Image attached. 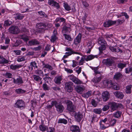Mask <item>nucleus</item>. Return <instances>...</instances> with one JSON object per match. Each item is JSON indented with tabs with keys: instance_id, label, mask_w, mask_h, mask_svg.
<instances>
[{
	"instance_id": "1",
	"label": "nucleus",
	"mask_w": 132,
	"mask_h": 132,
	"mask_svg": "<svg viewBox=\"0 0 132 132\" xmlns=\"http://www.w3.org/2000/svg\"><path fill=\"white\" fill-rule=\"evenodd\" d=\"M97 42L98 44L101 45L98 48L100 51L98 55L99 56L101 54H104L103 53L102 51L106 49L107 44L106 41L102 37H100L98 38L97 40Z\"/></svg>"
},
{
	"instance_id": "2",
	"label": "nucleus",
	"mask_w": 132,
	"mask_h": 132,
	"mask_svg": "<svg viewBox=\"0 0 132 132\" xmlns=\"http://www.w3.org/2000/svg\"><path fill=\"white\" fill-rule=\"evenodd\" d=\"M109 105L111 111H113L116 110L118 108L123 109V105L121 103H116L114 102H110Z\"/></svg>"
},
{
	"instance_id": "3",
	"label": "nucleus",
	"mask_w": 132,
	"mask_h": 132,
	"mask_svg": "<svg viewBox=\"0 0 132 132\" xmlns=\"http://www.w3.org/2000/svg\"><path fill=\"white\" fill-rule=\"evenodd\" d=\"M36 28L39 29H43L46 27L51 28L52 25L47 22H43L37 23L36 25Z\"/></svg>"
},
{
	"instance_id": "4",
	"label": "nucleus",
	"mask_w": 132,
	"mask_h": 132,
	"mask_svg": "<svg viewBox=\"0 0 132 132\" xmlns=\"http://www.w3.org/2000/svg\"><path fill=\"white\" fill-rule=\"evenodd\" d=\"M8 31L12 34H17L20 32L19 29L16 26H12L10 27L8 29Z\"/></svg>"
},
{
	"instance_id": "5",
	"label": "nucleus",
	"mask_w": 132,
	"mask_h": 132,
	"mask_svg": "<svg viewBox=\"0 0 132 132\" xmlns=\"http://www.w3.org/2000/svg\"><path fill=\"white\" fill-rule=\"evenodd\" d=\"M25 106L24 101L21 100H18L15 103V106L20 109H24Z\"/></svg>"
},
{
	"instance_id": "6",
	"label": "nucleus",
	"mask_w": 132,
	"mask_h": 132,
	"mask_svg": "<svg viewBox=\"0 0 132 132\" xmlns=\"http://www.w3.org/2000/svg\"><path fill=\"white\" fill-rule=\"evenodd\" d=\"M65 51H68V52H66L65 53V54L63 56V58H67L68 56L70 55L73 54H80L79 52H74L72 51V50L69 48H68L67 47H66Z\"/></svg>"
},
{
	"instance_id": "7",
	"label": "nucleus",
	"mask_w": 132,
	"mask_h": 132,
	"mask_svg": "<svg viewBox=\"0 0 132 132\" xmlns=\"http://www.w3.org/2000/svg\"><path fill=\"white\" fill-rule=\"evenodd\" d=\"M73 85V83L71 81L66 82L65 83V88L68 92H70L72 91Z\"/></svg>"
},
{
	"instance_id": "8",
	"label": "nucleus",
	"mask_w": 132,
	"mask_h": 132,
	"mask_svg": "<svg viewBox=\"0 0 132 132\" xmlns=\"http://www.w3.org/2000/svg\"><path fill=\"white\" fill-rule=\"evenodd\" d=\"M48 4L56 8L57 9L60 8V6L59 4L54 0H48Z\"/></svg>"
},
{
	"instance_id": "9",
	"label": "nucleus",
	"mask_w": 132,
	"mask_h": 132,
	"mask_svg": "<svg viewBox=\"0 0 132 132\" xmlns=\"http://www.w3.org/2000/svg\"><path fill=\"white\" fill-rule=\"evenodd\" d=\"M83 117V115L80 112L76 113L75 115V120L79 122L82 119Z\"/></svg>"
},
{
	"instance_id": "10",
	"label": "nucleus",
	"mask_w": 132,
	"mask_h": 132,
	"mask_svg": "<svg viewBox=\"0 0 132 132\" xmlns=\"http://www.w3.org/2000/svg\"><path fill=\"white\" fill-rule=\"evenodd\" d=\"M68 103L67 109V110L71 112H73L75 109L74 105L73 104L72 102L69 100L67 101Z\"/></svg>"
},
{
	"instance_id": "11",
	"label": "nucleus",
	"mask_w": 132,
	"mask_h": 132,
	"mask_svg": "<svg viewBox=\"0 0 132 132\" xmlns=\"http://www.w3.org/2000/svg\"><path fill=\"white\" fill-rule=\"evenodd\" d=\"M55 102L56 103L55 106L57 111L62 112L64 109L63 106L62 104L58 103L56 101H55Z\"/></svg>"
},
{
	"instance_id": "12",
	"label": "nucleus",
	"mask_w": 132,
	"mask_h": 132,
	"mask_svg": "<svg viewBox=\"0 0 132 132\" xmlns=\"http://www.w3.org/2000/svg\"><path fill=\"white\" fill-rule=\"evenodd\" d=\"M116 23V21H113L111 20H108L106 21L104 23V26L105 27H108L110 26L115 24Z\"/></svg>"
},
{
	"instance_id": "13",
	"label": "nucleus",
	"mask_w": 132,
	"mask_h": 132,
	"mask_svg": "<svg viewBox=\"0 0 132 132\" xmlns=\"http://www.w3.org/2000/svg\"><path fill=\"white\" fill-rule=\"evenodd\" d=\"M80 54H77L78 55L77 56V58H97L98 57H99V58H101V56H98L97 55H95L90 54L89 55L86 56V55H82L81 53H80Z\"/></svg>"
},
{
	"instance_id": "14",
	"label": "nucleus",
	"mask_w": 132,
	"mask_h": 132,
	"mask_svg": "<svg viewBox=\"0 0 132 132\" xmlns=\"http://www.w3.org/2000/svg\"><path fill=\"white\" fill-rule=\"evenodd\" d=\"M109 48L110 50L112 52H120L121 53L122 52V51L120 48L116 46H110Z\"/></svg>"
},
{
	"instance_id": "15",
	"label": "nucleus",
	"mask_w": 132,
	"mask_h": 132,
	"mask_svg": "<svg viewBox=\"0 0 132 132\" xmlns=\"http://www.w3.org/2000/svg\"><path fill=\"white\" fill-rule=\"evenodd\" d=\"M70 129L72 132H80L79 127L77 125H72L70 126Z\"/></svg>"
},
{
	"instance_id": "16",
	"label": "nucleus",
	"mask_w": 132,
	"mask_h": 132,
	"mask_svg": "<svg viewBox=\"0 0 132 132\" xmlns=\"http://www.w3.org/2000/svg\"><path fill=\"white\" fill-rule=\"evenodd\" d=\"M102 62L106 65L111 66L114 62V61L112 58H107L106 59L103 60Z\"/></svg>"
},
{
	"instance_id": "17",
	"label": "nucleus",
	"mask_w": 132,
	"mask_h": 132,
	"mask_svg": "<svg viewBox=\"0 0 132 132\" xmlns=\"http://www.w3.org/2000/svg\"><path fill=\"white\" fill-rule=\"evenodd\" d=\"M109 96V94L108 91L104 92L102 94V98L104 101H106L108 100Z\"/></svg>"
},
{
	"instance_id": "18",
	"label": "nucleus",
	"mask_w": 132,
	"mask_h": 132,
	"mask_svg": "<svg viewBox=\"0 0 132 132\" xmlns=\"http://www.w3.org/2000/svg\"><path fill=\"white\" fill-rule=\"evenodd\" d=\"M48 127L44 123L43 121H42L41 124L39 126V130L42 132L45 131L47 129Z\"/></svg>"
},
{
	"instance_id": "19",
	"label": "nucleus",
	"mask_w": 132,
	"mask_h": 132,
	"mask_svg": "<svg viewBox=\"0 0 132 132\" xmlns=\"http://www.w3.org/2000/svg\"><path fill=\"white\" fill-rule=\"evenodd\" d=\"M81 34L79 33L74 40V44L76 45L79 44L81 41Z\"/></svg>"
},
{
	"instance_id": "20",
	"label": "nucleus",
	"mask_w": 132,
	"mask_h": 132,
	"mask_svg": "<svg viewBox=\"0 0 132 132\" xmlns=\"http://www.w3.org/2000/svg\"><path fill=\"white\" fill-rule=\"evenodd\" d=\"M13 82L15 84L20 85L23 82L22 78L21 77L19 76L16 79L14 78H13Z\"/></svg>"
},
{
	"instance_id": "21",
	"label": "nucleus",
	"mask_w": 132,
	"mask_h": 132,
	"mask_svg": "<svg viewBox=\"0 0 132 132\" xmlns=\"http://www.w3.org/2000/svg\"><path fill=\"white\" fill-rule=\"evenodd\" d=\"M28 44L30 46L36 45H39L40 42L36 39H34L29 41Z\"/></svg>"
},
{
	"instance_id": "22",
	"label": "nucleus",
	"mask_w": 132,
	"mask_h": 132,
	"mask_svg": "<svg viewBox=\"0 0 132 132\" xmlns=\"http://www.w3.org/2000/svg\"><path fill=\"white\" fill-rule=\"evenodd\" d=\"M14 18L15 20H21L23 19L24 16L23 15L20 13H15L14 14Z\"/></svg>"
},
{
	"instance_id": "23",
	"label": "nucleus",
	"mask_w": 132,
	"mask_h": 132,
	"mask_svg": "<svg viewBox=\"0 0 132 132\" xmlns=\"http://www.w3.org/2000/svg\"><path fill=\"white\" fill-rule=\"evenodd\" d=\"M75 89L78 93H81L85 90V88L83 86H77L75 88Z\"/></svg>"
},
{
	"instance_id": "24",
	"label": "nucleus",
	"mask_w": 132,
	"mask_h": 132,
	"mask_svg": "<svg viewBox=\"0 0 132 132\" xmlns=\"http://www.w3.org/2000/svg\"><path fill=\"white\" fill-rule=\"evenodd\" d=\"M114 94L116 96L120 99H122L124 96L122 93L119 91H116Z\"/></svg>"
},
{
	"instance_id": "25",
	"label": "nucleus",
	"mask_w": 132,
	"mask_h": 132,
	"mask_svg": "<svg viewBox=\"0 0 132 132\" xmlns=\"http://www.w3.org/2000/svg\"><path fill=\"white\" fill-rule=\"evenodd\" d=\"M122 77V74L119 72H117L114 76V78L116 80L120 79Z\"/></svg>"
},
{
	"instance_id": "26",
	"label": "nucleus",
	"mask_w": 132,
	"mask_h": 132,
	"mask_svg": "<svg viewBox=\"0 0 132 132\" xmlns=\"http://www.w3.org/2000/svg\"><path fill=\"white\" fill-rule=\"evenodd\" d=\"M13 22L7 19L4 21L3 26L4 27H8L10 26L13 23Z\"/></svg>"
},
{
	"instance_id": "27",
	"label": "nucleus",
	"mask_w": 132,
	"mask_h": 132,
	"mask_svg": "<svg viewBox=\"0 0 132 132\" xmlns=\"http://www.w3.org/2000/svg\"><path fill=\"white\" fill-rule=\"evenodd\" d=\"M132 86L130 84L127 85L126 87L125 92L127 94H130L131 92V89Z\"/></svg>"
},
{
	"instance_id": "28",
	"label": "nucleus",
	"mask_w": 132,
	"mask_h": 132,
	"mask_svg": "<svg viewBox=\"0 0 132 132\" xmlns=\"http://www.w3.org/2000/svg\"><path fill=\"white\" fill-rule=\"evenodd\" d=\"M62 78L61 76L56 77L55 78L54 81L55 83L56 84H60L61 83V81Z\"/></svg>"
},
{
	"instance_id": "29",
	"label": "nucleus",
	"mask_w": 132,
	"mask_h": 132,
	"mask_svg": "<svg viewBox=\"0 0 132 132\" xmlns=\"http://www.w3.org/2000/svg\"><path fill=\"white\" fill-rule=\"evenodd\" d=\"M92 93V92L91 90L89 91L86 93L83 94L82 96L85 98H88L90 96Z\"/></svg>"
},
{
	"instance_id": "30",
	"label": "nucleus",
	"mask_w": 132,
	"mask_h": 132,
	"mask_svg": "<svg viewBox=\"0 0 132 132\" xmlns=\"http://www.w3.org/2000/svg\"><path fill=\"white\" fill-rule=\"evenodd\" d=\"M42 66L43 68H45L47 69H48L50 70H53V68L50 65L47 64H46L43 62V61L42 62Z\"/></svg>"
},
{
	"instance_id": "31",
	"label": "nucleus",
	"mask_w": 132,
	"mask_h": 132,
	"mask_svg": "<svg viewBox=\"0 0 132 132\" xmlns=\"http://www.w3.org/2000/svg\"><path fill=\"white\" fill-rule=\"evenodd\" d=\"M111 88L115 90H118L120 89L118 84L117 83H113Z\"/></svg>"
},
{
	"instance_id": "32",
	"label": "nucleus",
	"mask_w": 132,
	"mask_h": 132,
	"mask_svg": "<svg viewBox=\"0 0 132 132\" xmlns=\"http://www.w3.org/2000/svg\"><path fill=\"white\" fill-rule=\"evenodd\" d=\"M63 35L65 39L69 41H72L73 39V38H71V36L69 35L65 34H64Z\"/></svg>"
},
{
	"instance_id": "33",
	"label": "nucleus",
	"mask_w": 132,
	"mask_h": 132,
	"mask_svg": "<svg viewBox=\"0 0 132 132\" xmlns=\"http://www.w3.org/2000/svg\"><path fill=\"white\" fill-rule=\"evenodd\" d=\"M26 92L25 90L20 88L16 89L15 90V92L18 94H21L24 93Z\"/></svg>"
},
{
	"instance_id": "34",
	"label": "nucleus",
	"mask_w": 132,
	"mask_h": 132,
	"mask_svg": "<svg viewBox=\"0 0 132 132\" xmlns=\"http://www.w3.org/2000/svg\"><path fill=\"white\" fill-rule=\"evenodd\" d=\"M105 85L108 88H110L111 87V86L112 85L113 83L111 80H107L105 81Z\"/></svg>"
},
{
	"instance_id": "35",
	"label": "nucleus",
	"mask_w": 132,
	"mask_h": 132,
	"mask_svg": "<svg viewBox=\"0 0 132 132\" xmlns=\"http://www.w3.org/2000/svg\"><path fill=\"white\" fill-rule=\"evenodd\" d=\"M36 65V63L35 62H31L29 67V69L32 70H33L34 67L35 68L36 67V68H37V66Z\"/></svg>"
},
{
	"instance_id": "36",
	"label": "nucleus",
	"mask_w": 132,
	"mask_h": 132,
	"mask_svg": "<svg viewBox=\"0 0 132 132\" xmlns=\"http://www.w3.org/2000/svg\"><path fill=\"white\" fill-rule=\"evenodd\" d=\"M58 123H63L64 124H66L68 123L67 120L64 119H60L58 121Z\"/></svg>"
},
{
	"instance_id": "37",
	"label": "nucleus",
	"mask_w": 132,
	"mask_h": 132,
	"mask_svg": "<svg viewBox=\"0 0 132 132\" xmlns=\"http://www.w3.org/2000/svg\"><path fill=\"white\" fill-rule=\"evenodd\" d=\"M109 121L110 125L109 126H113L116 124V120L113 118H111L110 120H108Z\"/></svg>"
},
{
	"instance_id": "38",
	"label": "nucleus",
	"mask_w": 132,
	"mask_h": 132,
	"mask_svg": "<svg viewBox=\"0 0 132 132\" xmlns=\"http://www.w3.org/2000/svg\"><path fill=\"white\" fill-rule=\"evenodd\" d=\"M101 79L102 78L101 77H96L92 80V81L95 83H98L101 80Z\"/></svg>"
},
{
	"instance_id": "39",
	"label": "nucleus",
	"mask_w": 132,
	"mask_h": 132,
	"mask_svg": "<svg viewBox=\"0 0 132 132\" xmlns=\"http://www.w3.org/2000/svg\"><path fill=\"white\" fill-rule=\"evenodd\" d=\"M57 38L56 34L55 33H53L51 37L50 41L51 42H54L56 41Z\"/></svg>"
},
{
	"instance_id": "40",
	"label": "nucleus",
	"mask_w": 132,
	"mask_h": 132,
	"mask_svg": "<svg viewBox=\"0 0 132 132\" xmlns=\"http://www.w3.org/2000/svg\"><path fill=\"white\" fill-rule=\"evenodd\" d=\"M33 76L34 80L37 82H39L42 80V78L39 76L34 75Z\"/></svg>"
},
{
	"instance_id": "41",
	"label": "nucleus",
	"mask_w": 132,
	"mask_h": 132,
	"mask_svg": "<svg viewBox=\"0 0 132 132\" xmlns=\"http://www.w3.org/2000/svg\"><path fill=\"white\" fill-rule=\"evenodd\" d=\"M63 30L64 31V33L66 34H69L71 31L69 27H67L64 26L63 28Z\"/></svg>"
},
{
	"instance_id": "42",
	"label": "nucleus",
	"mask_w": 132,
	"mask_h": 132,
	"mask_svg": "<svg viewBox=\"0 0 132 132\" xmlns=\"http://www.w3.org/2000/svg\"><path fill=\"white\" fill-rule=\"evenodd\" d=\"M38 13L39 15L43 17H45L46 18H48V16L45 14L44 12L42 11H38Z\"/></svg>"
},
{
	"instance_id": "43",
	"label": "nucleus",
	"mask_w": 132,
	"mask_h": 132,
	"mask_svg": "<svg viewBox=\"0 0 132 132\" xmlns=\"http://www.w3.org/2000/svg\"><path fill=\"white\" fill-rule=\"evenodd\" d=\"M93 112L96 114H100L102 112V109L101 108L95 109L93 110Z\"/></svg>"
},
{
	"instance_id": "44",
	"label": "nucleus",
	"mask_w": 132,
	"mask_h": 132,
	"mask_svg": "<svg viewBox=\"0 0 132 132\" xmlns=\"http://www.w3.org/2000/svg\"><path fill=\"white\" fill-rule=\"evenodd\" d=\"M63 5L64 6L66 10L69 11L71 10V7L67 3H64Z\"/></svg>"
},
{
	"instance_id": "45",
	"label": "nucleus",
	"mask_w": 132,
	"mask_h": 132,
	"mask_svg": "<svg viewBox=\"0 0 132 132\" xmlns=\"http://www.w3.org/2000/svg\"><path fill=\"white\" fill-rule=\"evenodd\" d=\"M55 101H52L51 103V105H47L46 106V108L49 109H52L53 106H55Z\"/></svg>"
},
{
	"instance_id": "46",
	"label": "nucleus",
	"mask_w": 132,
	"mask_h": 132,
	"mask_svg": "<svg viewBox=\"0 0 132 132\" xmlns=\"http://www.w3.org/2000/svg\"><path fill=\"white\" fill-rule=\"evenodd\" d=\"M126 65L127 64L126 63L123 64L122 63H119L118 64L117 66L118 68L122 69L124 67H126Z\"/></svg>"
},
{
	"instance_id": "47",
	"label": "nucleus",
	"mask_w": 132,
	"mask_h": 132,
	"mask_svg": "<svg viewBox=\"0 0 132 132\" xmlns=\"http://www.w3.org/2000/svg\"><path fill=\"white\" fill-rule=\"evenodd\" d=\"M93 58H81L79 62V65H82L83 63V61L86 60V61L92 60Z\"/></svg>"
},
{
	"instance_id": "48",
	"label": "nucleus",
	"mask_w": 132,
	"mask_h": 132,
	"mask_svg": "<svg viewBox=\"0 0 132 132\" xmlns=\"http://www.w3.org/2000/svg\"><path fill=\"white\" fill-rule=\"evenodd\" d=\"M121 113V112L120 111H117L114 114V116L115 117L118 118L120 117Z\"/></svg>"
},
{
	"instance_id": "49",
	"label": "nucleus",
	"mask_w": 132,
	"mask_h": 132,
	"mask_svg": "<svg viewBox=\"0 0 132 132\" xmlns=\"http://www.w3.org/2000/svg\"><path fill=\"white\" fill-rule=\"evenodd\" d=\"M21 67V65H11L10 66V68L13 70H15L16 69H18Z\"/></svg>"
},
{
	"instance_id": "50",
	"label": "nucleus",
	"mask_w": 132,
	"mask_h": 132,
	"mask_svg": "<svg viewBox=\"0 0 132 132\" xmlns=\"http://www.w3.org/2000/svg\"><path fill=\"white\" fill-rule=\"evenodd\" d=\"M0 62L1 64H6L8 63L9 61L6 59L5 58H0Z\"/></svg>"
},
{
	"instance_id": "51",
	"label": "nucleus",
	"mask_w": 132,
	"mask_h": 132,
	"mask_svg": "<svg viewBox=\"0 0 132 132\" xmlns=\"http://www.w3.org/2000/svg\"><path fill=\"white\" fill-rule=\"evenodd\" d=\"M131 72V75L132 76V67L126 68L125 69V72L126 73H129Z\"/></svg>"
},
{
	"instance_id": "52",
	"label": "nucleus",
	"mask_w": 132,
	"mask_h": 132,
	"mask_svg": "<svg viewBox=\"0 0 132 132\" xmlns=\"http://www.w3.org/2000/svg\"><path fill=\"white\" fill-rule=\"evenodd\" d=\"M53 90H54V92H59L61 91L60 88L58 86H55L53 87L52 88Z\"/></svg>"
},
{
	"instance_id": "53",
	"label": "nucleus",
	"mask_w": 132,
	"mask_h": 132,
	"mask_svg": "<svg viewBox=\"0 0 132 132\" xmlns=\"http://www.w3.org/2000/svg\"><path fill=\"white\" fill-rule=\"evenodd\" d=\"M22 42V41L21 40H18L16 41V42L14 44V46L15 47L18 46L21 44Z\"/></svg>"
},
{
	"instance_id": "54",
	"label": "nucleus",
	"mask_w": 132,
	"mask_h": 132,
	"mask_svg": "<svg viewBox=\"0 0 132 132\" xmlns=\"http://www.w3.org/2000/svg\"><path fill=\"white\" fill-rule=\"evenodd\" d=\"M73 82L77 84H81L82 83V81L77 78Z\"/></svg>"
},
{
	"instance_id": "55",
	"label": "nucleus",
	"mask_w": 132,
	"mask_h": 132,
	"mask_svg": "<svg viewBox=\"0 0 132 132\" xmlns=\"http://www.w3.org/2000/svg\"><path fill=\"white\" fill-rule=\"evenodd\" d=\"M4 76L8 78H11L12 77V75L11 73L9 72H6L5 74L4 75Z\"/></svg>"
},
{
	"instance_id": "56",
	"label": "nucleus",
	"mask_w": 132,
	"mask_h": 132,
	"mask_svg": "<svg viewBox=\"0 0 132 132\" xmlns=\"http://www.w3.org/2000/svg\"><path fill=\"white\" fill-rule=\"evenodd\" d=\"M91 103L94 107H96L97 105V102L94 100L92 99L91 101Z\"/></svg>"
},
{
	"instance_id": "57",
	"label": "nucleus",
	"mask_w": 132,
	"mask_h": 132,
	"mask_svg": "<svg viewBox=\"0 0 132 132\" xmlns=\"http://www.w3.org/2000/svg\"><path fill=\"white\" fill-rule=\"evenodd\" d=\"M37 74L40 76H43L44 73L43 71L41 70H38L36 71Z\"/></svg>"
},
{
	"instance_id": "58",
	"label": "nucleus",
	"mask_w": 132,
	"mask_h": 132,
	"mask_svg": "<svg viewBox=\"0 0 132 132\" xmlns=\"http://www.w3.org/2000/svg\"><path fill=\"white\" fill-rule=\"evenodd\" d=\"M125 21V20L123 18L121 20L118 19L116 21V22H117V23H118V25H120L123 23Z\"/></svg>"
},
{
	"instance_id": "59",
	"label": "nucleus",
	"mask_w": 132,
	"mask_h": 132,
	"mask_svg": "<svg viewBox=\"0 0 132 132\" xmlns=\"http://www.w3.org/2000/svg\"><path fill=\"white\" fill-rule=\"evenodd\" d=\"M47 132H55L54 128L53 127H49L47 129Z\"/></svg>"
},
{
	"instance_id": "60",
	"label": "nucleus",
	"mask_w": 132,
	"mask_h": 132,
	"mask_svg": "<svg viewBox=\"0 0 132 132\" xmlns=\"http://www.w3.org/2000/svg\"><path fill=\"white\" fill-rule=\"evenodd\" d=\"M43 89L45 90H48L49 89V87L46 84H44L43 85Z\"/></svg>"
},
{
	"instance_id": "61",
	"label": "nucleus",
	"mask_w": 132,
	"mask_h": 132,
	"mask_svg": "<svg viewBox=\"0 0 132 132\" xmlns=\"http://www.w3.org/2000/svg\"><path fill=\"white\" fill-rule=\"evenodd\" d=\"M69 77L70 80L72 81L73 82L76 79V77L73 75H72L69 76Z\"/></svg>"
},
{
	"instance_id": "62",
	"label": "nucleus",
	"mask_w": 132,
	"mask_h": 132,
	"mask_svg": "<svg viewBox=\"0 0 132 132\" xmlns=\"http://www.w3.org/2000/svg\"><path fill=\"white\" fill-rule=\"evenodd\" d=\"M110 106L108 105H105L102 108V110L104 111H105L107 110L109 108Z\"/></svg>"
},
{
	"instance_id": "63",
	"label": "nucleus",
	"mask_w": 132,
	"mask_h": 132,
	"mask_svg": "<svg viewBox=\"0 0 132 132\" xmlns=\"http://www.w3.org/2000/svg\"><path fill=\"white\" fill-rule=\"evenodd\" d=\"M87 16V14L86 13L85 14L84 16H83L82 18V20H83V22L84 23H85L86 22V19Z\"/></svg>"
},
{
	"instance_id": "64",
	"label": "nucleus",
	"mask_w": 132,
	"mask_h": 132,
	"mask_svg": "<svg viewBox=\"0 0 132 132\" xmlns=\"http://www.w3.org/2000/svg\"><path fill=\"white\" fill-rule=\"evenodd\" d=\"M64 70L68 73H71L73 72V70L70 69L65 68Z\"/></svg>"
}]
</instances>
